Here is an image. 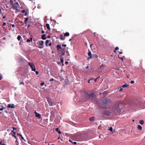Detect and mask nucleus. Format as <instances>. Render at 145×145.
Wrapping results in <instances>:
<instances>
[{
	"label": "nucleus",
	"instance_id": "f257e3e1",
	"mask_svg": "<svg viewBox=\"0 0 145 145\" xmlns=\"http://www.w3.org/2000/svg\"><path fill=\"white\" fill-rule=\"evenodd\" d=\"M82 99L86 101L89 98L93 99L95 97V95L94 93L90 91L84 92L83 93Z\"/></svg>",
	"mask_w": 145,
	"mask_h": 145
},
{
	"label": "nucleus",
	"instance_id": "f03ea898",
	"mask_svg": "<svg viewBox=\"0 0 145 145\" xmlns=\"http://www.w3.org/2000/svg\"><path fill=\"white\" fill-rule=\"evenodd\" d=\"M119 103H117L113 106L112 110L115 115H119L121 111V110L119 107Z\"/></svg>",
	"mask_w": 145,
	"mask_h": 145
},
{
	"label": "nucleus",
	"instance_id": "7ed1b4c3",
	"mask_svg": "<svg viewBox=\"0 0 145 145\" xmlns=\"http://www.w3.org/2000/svg\"><path fill=\"white\" fill-rule=\"evenodd\" d=\"M10 3L12 6L13 8L16 9L17 11L18 10V9H17V7L19 6L18 3L17 1H13L12 0H10Z\"/></svg>",
	"mask_w": 145,
	"mask_h": 145
},
{
	"label": "nucleus",
	"instance_id": "20e7f679",
	"mask_svg": "<svg viewBox=\"0 0 145 145\" xmlns=\"http://www.w3.org/2000/svg\"><path fill=\"white\" fill-rule=\"evenodd\" d=\"M65 49L64 48H61V49L59 51V54H61L60 56L62 57V56H63L65 55Z\"/></svg>",
	"mask_w": 145,
	"mask_h": 145
},
{
	"label": "nucleus",
	"instance_id": "39448f33",
	"mask_svg": "<svg viewBox=\"0 0 145 145\" xmlns=\"http://www.w3.org/2000/svg\"><path fill=\"white\" fill-rule=\"evenodd\" d=\"M44 42L42 40L39 41L37 42V44L39 45V48H43V44Z\"/></svg>",
	"mask_w": 145,
	"mask_h": 145
},
{
	"label": "nucleus",
	"instance_id": "423d86ee",
	"mask_svg": "<svg viewBox=\"0 0 145 145\" xmlns=\"http://www.w3.org/2000/svg\"><path fill=\"white\" fill-rule=\"evenodd\" d=\"M28 65L30 66V67L31 68V70L32 71H35V67L33 63L30 62H29Z\"/></svg>",
	"mask_w": 145,
	"mask_h": 145
},
{
	"label": "nucleus",
	"instance_id": "0eeeda50",
	"mask_svg": "<svg viewBox=\"0 0 145 145\" xmlns=\"http://www.w3.org/2000/svg\"><path fill=\"white\" fill-rule=\"evenodd\" d=\"M109 99L108 98H106L103 99V103L104 106H106L107 105L109 101Z\"/></svg>",
	"mask_w": 145,
	"mask_h": 145
},
{
	"label": "nucleus",
	"instance_id": "6e6552de",
	"mask_svg": "<svg viewBox=\"0 0 145 145\" xmlns=\"http://www.w3.org/2000/svg\"><path fill=\"white\" fill-rule=\"evenodd\" d=\"M104 114L106 116H109L110 115V112L109 110H106L104 112Z\"/></svg>",
	"mask_w": 145,
	"mask_h": 145
},
{
	"label": "nucleus",
	"instance_id": "1a4fd4ad",
	"mask_svg": "<svg viewBox=\"0 0 145 145\" xmlns=\"http://www.w3.org/2000/svg\"><path fill=\"white\" fill-rule=\"evenodd\" d=\"M11 132L10 134L11 135H12L13 137H14L16 139H17L15 135L16 133L15 132L13 131H11Z\"/></svg>",
	"mask_w": 145,
	"mask_h": 145
},
{
	"label": "nucleus",
	"instance_id": "9d476101",
	"mask_svg": "<svg viewBox=\"0 0 145 145\" xmlns=\"http://www.w3.org/2000/svg\"><path fill=\"white\" fill-rule=\"evenodd\" d=\"M35 114L36 116L39 119H40L41 118L40 115L39 113H38L36 111L35 112Z\"/></svg>",
	"mask_w": 145,
	"mask_h": 145
},
{
	"label": "nucleus",
	"instance_id": "9b49d317",
	"mask_svg": "<svg viewBox=\"0 0 145 145\" xmlns=\"http://www.w3.org/2000/svg\"><path fill=\"white\" fill-rule=\"evenodd\" d=\"M47 101L48 103L49 104L51 105V106H52V104H53V103L51 101V100L49 99H47Z\"/></svg>",
	"mask_w": 145,
	"mask_h": 145
},
{
	"label": "nucleus",
	"instance_id": "f8f14e48",
	"mask_svg": "<svg viewBox=\"0 0 145 145\" xmlns=\"http://www.w3.org/2000/svg\"><path fill=\"white\" fill-rule=\"evenodd\" d=\"M41 39L43 40H45L46 39L45 34H43L42 35Z\"/></svg>",
	"mask_w": 145,
	"mask_h": 145
},
{
	"label": "nucleus",
	"instance_id": "ddd939ff",
	"mask_svg": "<svg viewBox=\"0 0 145 145\" xmlns=\"http://www.w3.org/2000/svg\"><path fill=\"white\" fill-rule=\"evenodd\" d=\"M51 116L54 118L55 116L54 114V111H52L51 112Z\"/></svg>",
	"mask_w": 145,
	"mask_h": 145
},
{
	"label": "nucleus",
	"instance_id": "4468645a",
	"mask_svg": "<svg viewBox=\"0 0 145 145\" xmlns=\"http://www.w3.org/2000/svg\"><path fill=\"white\" fill-rule=\"evenodd\" d=\"M59 37L60 39L61 40H64L65 39V38L62 35H60Z\"/></svg>",
	"mask_w": 145,
	"mask_h": 145
},
{
	"label": "nucleus",
	"instance_id": "2eb2a0df",
	"mask_svg": "<svg viewBox=\"0 0 145 145\" xmlns=\"http://www.w3.org/2000/svg\"><path fill=\"white\" fill-rule=\"evenodd\" d=\"M46 26L47 28V29L49 30L50 29V25L49 24H46Z\"/></svg>",
	"mask_w": 145,
	"mask_h": 145
},
{
	"label": "nucleus",
	"instance_id": "dca6fc26",
	"mask_svg": "<svg viewBox=\"0 0 145 145\" xmlns=\"http://www.w3.org/2000/svg\"><path fill=\"white\" fill-rule=\"evenodd\" d=\"M57 50H59V49H61V48H62L61 46L59 44L57 45Z\"/></svg>",
	"mask_w": 145,
	"mask_h": 145
},
{
	"label": "nucleus",
	"instance_id": "f3484780",
	"mask_svg": "<svg viewBox=\"0 0 145 145\" xmlns=\"http://www.w3.org/2000/svg\"><path fill=\"white\" fill-rule=\"evenodd\" d=\"M56 131L57 132H58L59 134H61V132L60 131V130H59V129L57 127V128H56Z\"/></svg>",
	"mask_w": 145,
	"mask_h": 145
},
{
	"label": "nucleus",
	"instance_id": "a211bd4d",
	"mask_svg": "<svg viewBox=\"0 0 145 145\" xmlns=\"http://www.w3.org/2000/svg\"><path fill=\"white\" fill-rule=\"evenodd\" d=\"M15 107V106L13 104H10V108H14Z\"/></svg>",
	"mask_w": 145,
	"mask_h": 145
},
{
	"label": "nucleus",
	"instance_id": "6ab92c4d",
	"mask_svg": "<svg viewBox=\"0 0 145 145\" xmlns=\"http://www.w3.org/2000/svg\"><path fill=\"white\" fill-rule=\"evenodd\" d=\"M69 32H66L64 34V36L65 37L69 36Z\"/></svg>",
	"mask_w": 145,
	"mask_h": 145
},
{
	"label": "nucleus",
	"instance_id": "aec40b11",
	"mask_svg": "<svg viewBox=\"0 0 145 145\" xmlns=\"http://www.w3.org/2000/svg\"><path fill=\"white\" fill-rule=\"evenodd\" d=\"M139 123L141 125H143L144 123V122L143 120H140L139 121Z\"/></svg>",
	"mask_w": 145,
	"mask_h": 145
},
{
	"label": "nucleus",
	"instance_id": "412c9836",
	"mask_svg": "<svg viewBox=\"0 0 145 145\" xmlns=\"http://www.w3.org/2000/svg\"><path fill=\"white\" fill-rule=\"evenodd\" d=\"M137 127H138V129L140 130H141L142 128V127H141V126L139 125H138Z\"/></svg>",
	"mask_w": 145,
	"mask_h": 145
},
{
	"label": "nucleus",
	"instance_id": "4be33fe9",
	"mask_svg": "<svg viewBox=\"0 0 145 145\" xmlns=\"http://www.w3.org/2000/svg\"><path fill=\"white\" fill-rule=\"evenodd\" d=\"M69 141L70 142H72V144H74V145H76V144H77V142H73L72 141H71V140H69Z\"/></svg>",
	"mask_w": 145,
	"mask_h": 145
},
{
	"label": "nucleus",
	"instance_id": "5701e85b",
	"mask_svg": "<svg viewBox=\"0 0 145 145\" xmlns=\"http://www.w3.org/2000/svg\"><path fill=\"white\" fill-rule=\"evenodd\" d=\"M94 118L93 117H91V118H89V120L90 121H93L94 120Z\"/></svg>",
	"mask_w": 145,
	"mask_h": 145
},
{
	"label": "nucleus",
	"instance_id": "b1692460",
	"mask_svg": "<svg viewBox=\"0 0 145 145\" xmlns=\"http://www.w3.org/2000/svg\"><path fill=\"white\" fill-rule=\"evenodd\" d=\"M21 39V36L20 35H18V37L17 38V39L19 41H20V40Z\"/></svg>",
	"mask_w": 145,
	"mask_h": 145
},
{
	"label": "nucleus",
	"instance_id": "393cba45",
	"mask_svg": "<svg viewBox=\"0 0 145 145\" xmlns=\"http://www.w3.org/2000/svg\"><path fill=\"white\" fill-rule=\"evenodd\" d=\"M32 38H30V39H27V40L26 41L27 42H30L31 41H32Z\"/></svg>",
	"mask_w": 145,
	"mask_h": 145
},
{
	"label": "nucleus",
	"instance_id": "a878e982",
	"mask_svg": "<svg viewBox=\"0 0 145 145\" xmlns=\"http://www.w3.org/2000/svg\"><path fill=\"white\" fill-rule=\"evenodd\" d=\"M128 86V85H127L126 84H124V85H123L122 86V87L125 88V87H126Z\"/></svg>",
	"mask_w": 145,
	"mask_h": 145
},
{
	"label": "nucleus",
	"instance_id": "bb28decb",
	"mask_svg": "<svg viewBox=\"0 0 145 145\" xmlns=\"http://www.w3.org/2000/svg\"><path fill=\"white\" fill-rule=\"evenodd\" d=\"M49 42V40H46V46H48V43Z\"/></svg>",
	"mask_w": 145,
	"mask_h": 145
},
{
	"label": "nucleus",
	"instance_id": "cd10ccee",
	"mask_svg": "<svg viewBox=\"0 0 145 145\" xmlns=\"http://www.w3.org/2000/svg\"><path fill=\"white\" fill-rule=\"evenodd\" d=\"M88 55L89 56H90L91 55V52H89L88 53Z\"/></svg>",
	"mask_w": 145,
	"mask_h": 145
},
{
	"label": "nucleus",
	"instance_id": "c85d7f7f",
	"mask_svg": "<svg viewBox=\"0 0 145 145\" xmlns=\"http://www.w3.org/2000/svg\"><path fill=\"white\" fill-rule=\"evenodd\" d=\"M112 129H113V128H112V127H110L109 129V130L110 131H112Z\"/></svg>",
	"mask_w": 145,
	"mask_h": 145
},
{
	"label": "nucleus",
	"instance_id": "c756f323",
	"mask_svg": "<svg viewBox=\"0 0 145 145\" xmlns=\"http://www.w3.org/2000/svg\"><path fill=\"white\" fill-rule=\"evenodd\" d=\"M61 62L62 63H63V58H61L60 59Z\"/></svg>",
	"mask_w": 145,
	"mask_h": 145
},
{
	"label": "nucleus",
	"instance_id": "7c9ffc66",
	"mask_svg": "<svg viewBox=\"0 0 145 145\" xmlns=\"http://www.w3.org/2000/svg\"><path fill=\"white\" fill-rule=\"evenodd\" d=\"M20 85L22 84L23 85H24V82H20Z\"/></svg>",
	"mask_w": 145,
	"mask_h": 145
},
{
	"label": "nucleus",
	"instance_id": "2f4dec72",
	"mask_svg": "<svg viewBox=\"0 0 145 145\" xmlns=\"http://www.w3.org/2000/svg\"><path fill=\"white\" fill-rule=\"evenodd\" d=\"M3 77L1 75V74H0V80H1L2 79Z\"/></svg>",
	"mask_w": 145,
	"mask_h": 145
},
{
	"label": "nucleus",
	"instance_id": "473e14b6",
	"mask_svg": "<svg viewBox=\"0 0 145 145\" xmlns=\"http://www.w3.org/2000/svg\"><path fill=\"white\" fill-rule=\"evenodd\" d=\"M119 49V48L118 47H116L115 48V52H116V50H118Z\"/></svg>",
	"mask_w": 145,
	"mask_h": 145
},
{
	"label": "nucleus",
	"instance_id": "72a5a7b5",
	"mask_svg": "<svg viewBox=\"0 0 145 145\" xmlns=\"http://www.w3.org/2000/svg\"><path fill=\"white\" fill-rule=\"evenodd\" d=\"M28 18H25V20L24 21L27 22V21L28 20Z\"/></svg>",
	"mask_w": 145,
	"mask_h": 145
},
{
	"label": "nucleus",
	"instance_id": "f704fd0d",
	"mask_svg": "<svg viewBox=\"0 0 145 145\" xmlns=\"http://www.w3.org/2000/svg\"><path fill=\"white\" fill-rule=\"evenodd\" d=\"M122 88V87H121L120 88V89H119V91H122V90H123V88Z\"/></svg>",
	"mask_w": 145,
	"mask_h": 145
},
{
	"label": "nucleus",
	"instance_id": "c9c22d12",
	"mask_svg": "<svg viewBox=\"0 0 145 145\" xmlns=\"http://www.w3.org/2000/svg\"><path fill=\"white\" fill-rule=\"evenodd\" d=\"M21 137V138H22V139L23 140H24V138L23 137V136H22V135H21V136H20Z\"/></svg>",
	"mask_w": 145,
	"mask_h": 145
},
{
	"label": "nucleus",
	"instance_id": "e433bc0d",
	"mask_svg": "<svg viewBox=\"0 0 145 145\" xmlns=\"http://www.w3.org/2000/svg\"><path fill=\"white\" fill-rule=\"evenodd\" d=\"M44 84V82H42V83H41L40 85L41 86H43Z\"/></svg>",
	"mask_w": 145,
	"mask_h": 145
},
{
	"label": "nucleus",
	"instance_id": "4c0bfd02",
	"mask_svg": "<svg viewBox=\"0 0 145 145\" xmlns=\"http://www.w3.org/2000/svg\"><path fill=\"white\" fill-rule=\"evenodd\" d=\"M120 68L118 67V68H116L115 69V70H120Z\"/></svg>",
	"mask_w": 145,
	"mask_h": 145
},
{
	"label": "nucleus",
	"instance_id": "58836bf2",
	"mask_svg": "<svg viewBox=\"0 0 145 145\" xmlns=\"http://www.w3.org/2000/svg\"><path fill=\"white\" fill-rule=\"evenodd\" d=\"M134 83V81L132 80L131 81V83L132 84H133Z\"/></svg>",
	"mask_w": 145,
	"mask_h": 145
},
{
	"label": "nucleus",
	"instance_id": "ea45409f",
	"mask_svg": "<svg viewBox=\"0 0 145 145\" xmlns=\"http://www.w3.org/2000/svg\"><path fill=\"white\" fill-rule=\"evenodd\" d=\"M89 56V58L90 59L93 58V57L91 55Z\"/></svg>",
	"mask_w": 145,
	"mask_h": 145
},
{
	"label": "nucleus",
	"instance_id": "a19ab883",
	"mask_svg": "<svg viewBox=\"0 0 145 145\" xmlns=\"http://www.w3.org/2000/svg\"><path fill=\"white\" fill-rule=\"evenodd\" d=\"M62 47L63 46L65 47L66 46V45L65 44H62Z\"/></svg>",
	"mask_w": 145,
	"mask_h": 145
},
{
	"label": "nucleus",
	"instance_id": "79ce46f5",
	"mask_svg": "<svg viewBox=\"0 0 145 145\" xmlns=\"http://www.w3.org/2000/svg\"><path fill=\"white\" fill-rule=\"evenodd\" d=\"M4 108L2 107V108H0V110L1 111L3 109H4Z\"/></svg>",
	"mask_w": 145,
	"mask_h": 145
},
{
	"label": "nucleus",
	"instance_id": "37998d69",
	"mask_svg": "<svg viewBox=\"0 0 145 145\" xmlns=\"http://www.w3.org/2000/svg\"><path fill=\"white\" fill-rule=\"evenodd\" d=\"M66 53L67 54V56H70V54H69V52H68L67 51L66 52Z\"/></svg>",
	"mask_w": 145,
	"mask_h": 145
},
{
	"label": "nucleus",
	"instance_id": "c03bdc74",
	"mask_svg": "<svg viewBox=\"0 0 145 145\" xmlns=\"http://www.w3.org/2000/svg\"><path fill=\"white\" fill-rule=\"evenodd\" d=\"M35 73L36 75H38L39 74V72L38 71H36Z\"/></svg>",
	"mask_w": 145,
	"mask_h": 145
},
{
	"label": "nucleus",
	"instance_id": "a18cd8bd",
	"mask_svg": "<svg viewBox=\"0 0 145 145\" xmlns=\"http://www.w3.org/2000/svg\"><path fill=\"white\" fill-rule=\"evenodd\" d=\"M54 80V79L52 78L50 80V81H53Z\"/></svg>",
	"mask_w": 145,
	"mask_h": 145
},
{
	"label": "nucleus",
	"instance_id": "49530a36",
	"mask_svg": "<svg viewBox=\"0 0 145 145\" xmlns=\"http://www.w3.org/2000/svg\"><path fill=\"white\" fill-rule=\"evenodd\" d=\"M6 24V23L5 22H4V23H3V26H5Z\"/></svg>",
	"mask_w": 145,
	"mask_h": 145
},
{
	"label": "nucleus",
	"instance_id": "de8ad7c7",
	"mask_svg": "<svg viewBox=\"0 0 145 145\" xmlns=\"http://www.w3.org/2000/svg\"><path fill=\"white\" fill-rule=\"evenodd\" d=\"M41 33H42V34H44V31L43 30H42L41 31Z\"/></svg>",
	"mask_w": 145,
	"mask_h": 145
},
{
	"label": "nucleus",
	"instance_id": "09e8293b",
	"mask_svg": "<svg viewBox=\"0 0 145 145\" xmlns=\"http://www.w3.org/2000/svg\"><path fill=\"white\" fill-rule=\"evenodd\" d=\"M65 63L66 65H67L68 63V62L67 61H66L65 62Z\"/></svg>",
	"mask_w": 145,
	"mask_h": 145
},
{
	"label": "nucleus",
	"instance_id": "8fccbe9b",
	"mask_svg": "<svg viewBox=\"0 0 145 145\" xmlns=\"http://www.w3.org/2000/svg\"><path fill=\"white\" fill-rule=\"evenodd\" d=\"M106 92H107L106 91H105L103 93V94H106Z\"/></svg>",
	"mask_w": 145,
	"mask_h": 145
},
{
	"label": "nucleus",
	"instance_id": "3c124183",
	"mask_svg": "<svg viewBox=\"0 0 145 145\" xmlns=\"http://www.w3.org/2000/svg\"><path fill=\"white\" fill-rule=\"evenodd\" d=\"M22 12L23 13H24L25 12V10H23L22 11Z\"/></svg>",
	"mask_w": 145,
	"mask_h": 145
},
{
	"label": "nucleus",
	"instance_id": "603ef678",
	"mask_svg": "<svg viewBox=\"0 0 145 145\" xmlns=\"http://www.w3.org/2000/svg\"><path fill=\"white\" fill-rule=\"evenodd\" d=\"M1 7H0V14L1 13Z\"/></svg>",
	"mask_w": 145,
	"mask_h": 145
},
{
	"label": "nucleus",
	"instance_id": "864d4df0",
	"mask_svg": "<svg viewBox=\"0 0 145 145\" xmlns=\"http://www.w3.org/2000/svg\"><path fill=\"white\" fill-rule=\"evenodd\" d=\"M12 128H13V130H16V128H15L14 127H13Z\"/></svg>",
	"mask_w": 145,
	"mask_h": 145
},
{
	"label": "nucleus",
	"instance_id": "5fc2aeb1",
	"mask_svg": "<svg viewBox=\"0 0 145 145\" xmlns=\"http://www.w3.org/2000/svg\"><path fill=\"white\" fill-rule=\"evenodd\" d=\"M97 79H98V78H95V80H95V82H96V81H97Z\"/></svg>",
	"mask_w": 145,
	"mask_h": 145
},
{
	"label": "nucleus",
	"instance_id": "6e6d98bb",
	"mask_svg": "<svg viewBox=\"0 0 145 145\" xmlns=\"http://www.w3.org/2000/svg\"><path fill=\"white\" fill-rule=\"evenodd\" d=\"M51 45H52V43L51 42H50V43H49V45L50 46H51Z\"/></svg>",
	"mask_w": 145,
	"mask_h": 145
},
{
	"label": "nucleus",
	"instance_id": "4d7b16f0",
	"mask_svg": "<svg viewBox=\"0 0 145 145\" xmlns=\"http://www.w3.org/2000/svg\"><path fill=\"white\" fill-rule=\"evenodd\" d=\"M17 135H19V136H21L22 135L20 134V133H18V134H17Z\"/></svg>",
	"mask_w": 145,
	"mask_h": 145
},
{
	"label": "nucleus",
	"instance_id": "13d9d810",
	"mask_svg": "<svg viewBox=\"0 0 145 145\" xmlns=\"http://www.w3.org/2000/svg\"><path fill=\"white\" fill-rule=\"evenodd\" d=\"M119 58L120 59H121L122 60H123V57H120L119 56Z\"/></svg>",
	"mask_w": 145,
	"mask_h": 145
},
{
	"label": "nucleus",
	"instance_id": "bf43d9fd",
	"mask_svg": "<svg viewBox=\"0 0 145 145\" xmlns=\"http://www.w3.org/2000/svg\"><path fill=\"white\" fill-rule=\"evenodd\" d=\"M12 27H15V25L14 24H13L12 25Z\"/></svg>",
	"mask_w": 145,
	"mask_h": 145
},
{
	"label": "nucleus",
	"instance_id": "052dcab7",
	"mask_svg": "<svg viewBox=\"0 0 145 145\" xmlns=\"http://www.w3.org/2000/svg\"><path fill=\"white\" fill-rule=\"evenodd\" d=\"M30 26V24H29L28 26H27V27H29Z\"/></svg>",
	"mask_w": 145,
	"mask_h": 145
},
{
	"label": "nucleus",
	"instance_id": "680f3d73",
	"mask_svg": "<svg viewBox=\"0 0 145 145\" xmlns=\"http://www.w3.org/2000/svg\"><path fill=\"white\" fill-rule=\"evenodd\" d=\"M60 138V136H59V137H58L57 139L58 140H59Z\"/></svg>",
	"mask_w": 145,
	"mask_h": 145
},
{
	"label": "nucleus",
	"instance_id": "e2e57ef3",
	"mask_svg": "<svg viewBox=\"0 0 145 145\" xmlns=\"http://www.w3.org/2000/svg\"><path fill=\"white\" fill-rule=\"evenodd\" d=\"M90 80H88V82L89 83H90Z\"/></svg>",
	"mask_w": 145,
	"mask_h": 145
},
{
	"label": "nucleus",
	"instance_id": "0e129e2a",
	"mask_svg": "<svg viewBox=\"0 0 145 145\" xmlns=\"http://www.w3.org/2000/svg\"><path fill=\"white\" fill-rule=\"evenodd\" d=\"M24 23L25 24H27V22H25V21H24Z\"/></svg>",
	"mask_w": 145,
	"mask_h": 145
},
{
	"label": "nucleus",
	"instance_id": "69168bd1",
	"mask_svg": "<svg viewBox=\"0 0 145 145\" xmlns=\"http://www.w3.org/2000/svg\"><path fill=\"white\" fill-rule=\"evenodd\" d=\"M122 53V52H120L119 53V54H121Z\"/></svg>",
	"mask_w": 145,
	"mask_h": 145
},
{
	"label": "nucleus",
	"instance_id": "338daca9",
	"mask_svg": "<svg viewBox=\"0 0 145 145\" xmlns=\"http://www.w3.org/2000/svg\"><path fill=\"white\" fill-rule=\"evenodd\" d=\"M50 36H49V35H48V38H50Z\"/></svg>",
	"mask_w": 145,
	"mask_h": 145
},
{
	"label": "nucleus",
	"instance_id": "774afa93",
	"mask_svg": "<svg viewBox=\"0 0 145 145\" xmlns=\"http://www.w3.org/2000/svg\"><path fill=\"white\" fill-rule=\"evenodd\" d=\"M6 7L7 8H8V7L7 5H6Z\"/></svg>",
	"mask_w": 145,
	"mask_h": 145
}]
</instances>
